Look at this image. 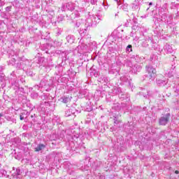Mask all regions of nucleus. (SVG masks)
<instances>
[{"mask_svg":"<svg viewBox=\"0 0 179 179\" xmlns=\"http://www.w3.org/2000/svg\"><path fill=\"white\" fill-rule=\"evenodd\" d=\"M149 5H150V6H152V2H150Z\"/></svg>","mask_w":179,"mask_h":179,"instance_id":"0eeeda50","label":"nucleus"},{"mask_svg":"<svg viewBox=\"0 0 179 179\" xmlns=\"http://www.w3.org/2000/svg\"><path fill=\"white\" fill-rule=\"evenodd\" d=\"M10 8H12V6L9 7L10 9Z\"/></svg>","mask_w":179,"mask_h":179,"instance_id":"9d476101","label":"nucleus"},{"mask_svg":"<svg viewBox=\"0 0 179 179\" xmlns=\"http://www.w3.org/2000/svg\"><path fill=\"white\" fill-rule=\"evenodd\" d=\"M150 72H152V75ZM148 73H150V78H153V75H156V69H155L153 68L150 69Z\"/></svg>","mask_w":179,"mask_h":179,"instance_id":"7ed1b4c3","label":"nucleus"},{"mask_svg":"<svg viewBox=\"0 0 179 179\" xmlns=\"http://www.w3.org/2000/svg\"><path fill=\"white\" fill-rule=\"evenodd\" d=\"M130 52H132V49L130 50Z\"/></svg>","mask_w":179,"mask_h":179,"instance_id":"1a4fd4ad","label":"nucleus"},{"mask_svg":"<svg viewBox=\"0 0 179 179\" xmlns=\"http://www.w3.org/2000/svg\"><path fill=\"white\" fill-rule=\"evenodd\" d=\"M3 115H2V113H0V117H2Z\"/></svg>","mask_w":179,"mask_h":179,"instance_id":"6e6552de","label":"nucleus"},{"mask_svg":"<svg viewBox=\"0 0 179 179\" xmlns=\"http://www.w3.org/2000/svg\"><path fill=\"white\" fill-rule=\"evenodd\" d=\"M127 48H131V49H132V45H129L127 46Z\"/></svg>","mask_w":179,"mask_h":179,"instance_id":"39448f33","label":"nucleus"},{"mask_svg":"<svg viewBox=\"0 0 179 179\" xmlns=\"http://www.w3.org/2000/svg\"><path fill=\"white\" fill-rule=\"evenodd\" d=\"M175 174H179V171L178 170L175 171Z\"/></svg>","mask_w":179,"mask_h":179,"instance_id":"423d86ee","label":"nucleus"},{"mask_svg":"<svg viewBox=\"0 0 179 179\" xmlns=\"http://www.w3.org/2000/svg\"><path fill=\"white\" fill-rule=\"evenodd\" d=\"M115 1H118V0H115Z\"/></svg>","mask_w":179,"mask_h":179,"instance_id":"9b49d317","label":"nucleus"},{"mask_svg":"<svg viewBox=\"0 0 179 179\" xmlns=\"http://www.w3.org/2000/svg\"><path fill=\"white\" fill-rule=\"evenodd\" d=\"M45 148V145L39 144L34 150V152H40V150H43Z\"/></svg>","mask_w":179,"mask_h":179,"instance_id":"f03ea898","label":"nucleus"},{"mask_svg":"<svg viewBox=\"0 0 179 179\" xmlns=\"http://www.w3.org/2000/svg\"><path fill=\"white\" fill-rule=\"evenodd\" d=\"M170 120V113H167L165 117H162L159 120V125H166Z\"/></svg>","mask_w":179,"mask_h":179,"instance_id":"f257e3e1","label":"nucleus"},{"mask_svg":"<svg viewBox=\"0 0 179 179\" xmlns=\"http://www.w3.org/2000/svg\"><path fill=\"white\" fill-rule=\"evenodd\" d=\"M20 120L21 121H23V120H24V117L23 116L20 115Z\"/></svg>","mask_w":179,"mask_h":179,"instance_id":"20e7f679","label":"nucleus"}]
</instances>
